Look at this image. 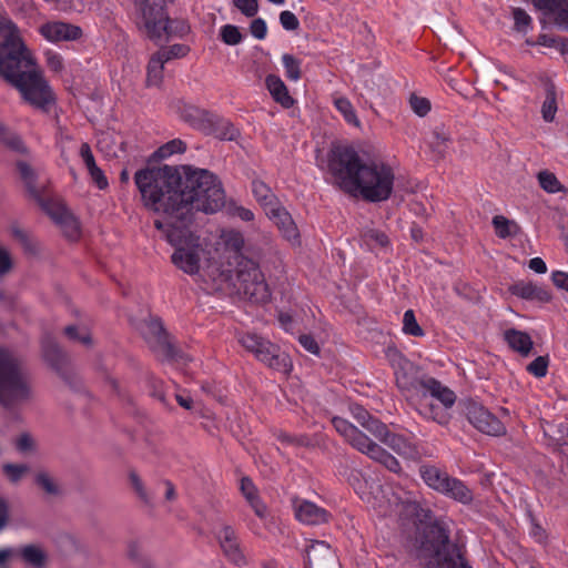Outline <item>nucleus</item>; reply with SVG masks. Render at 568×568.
Returning a JSON list of instances; mask_svg holds the SVG:
<instances>
[{
    "mask_svg": "<svg viewBox=\"0 0 568 568\" xmlns=\"http://www.w3.org/2000/svg\"><path fill=\"white\" fill-rule=\"evenodd\" d=\"M42 354L44 361L64 382L75 386V375L70 368L69 358L54 339L51 337L43 338Z\"/></svg>",
    "mask_w": 568,
    "mask_h": 568,
    "instance_id": "nucleus-14",
    "label": "nucleus"
},
{
    "mask_svg": "<svg viewBox=\"0 0 568 568\" xmlns=\"http://www.w3.org/2000/svg\"><path fill=\"white\" fill-rule=\"evenodd\" d=\"M80 156L98 187L101 190L105 189L108 186V180L102 170L98 168L91 148L87 142L82 143L80 146Z\"/></svg>",
    "mask_w": 568,
    "mask_h": 568,
    "instance_id": "nucleus-32",
    "label": "nucleus"
},
{
    "mask_svg": "<svg viewBox=\"0 0 568 568\" xmlns=\"http://www.w3.org/2000/svg\"><path fill=\"white\" fill-rule=\"evenodd\" d=\"M0 142L6 145L11 151L17 153L27 152V148L21 141L20 136L14 132L10 131L1 121H0Z\"/></svg>",
    "mask_w": 568,
    "mask_h": 568,
    "instance_id": "nucleus-40",
    "label": "nucleus"
},
{
    "mask_svg": "<svg viewBox=\"0 0 568 568\" xmlns=\"http://www.w3.org/2000/svg\"><path fill=\"white\" fill-rule=\"evenodd\" d=\"M64 333L70 339L78 341L84 345L91 344L90 334L87 331L79 332V328L74 325L67 326Z\"/></svg>",
    "mask_w": 568,
    "mask_h": 568,
    "instance_id": "nucleus-58",
    "label": "nucleus"
},
{
    "mask_svg": "<svg viewBox=\"0 0 568 568\" xmlns=\"http://www.w3.org/2000/svg\"><path fill=\"white\" fill-rule=\"evenodd\" d=\"M306 560L311 568L334 561L331 546L325 541H314L306 550Z\"/></svg>",
    "mask_w": 568,
    "mask_h": 568,
    "instance_id": "nucleus-28",
    "label": "nucleus"
},
{
    "mask_svg": "<svg viewBox=\"0 0 568 568\" xmlns=\"http://www.w3.org/2000/svg\"><path fill=\"white\" fill-rule=\"evenodd\" d=\"M165 62L156 53L152 54L146 67V87L159 88L163 82Z\"/></svg>",
    "mask_w": 568,
    "mask_h": 568,
    "instance_id": "nucleus-35",
    "label": "nucleus"
},
{
    "mask_svg": "<svg viewBox=\"0 0 568 568\" xmlns=\"http://www.w3.org/2000/svg\"><path fill=\"white\" fill-rule=\"evenodd\" d=\"M217 539L224 555L235 565L245 564V558L240 549L236 534L231 526H224L217 534Z\"/></svg>",
    "mask_w": 568,
    "mask_h": 568,
    "instance_id": "nucleus-21",
    "label": "nucleus"
},
{
    "mask_svg": "<svg viewBox=\"0 0 568 568\" xmlns=\"http://www.w3.org/2000/svg\"><path fill=\"white\" fill-rule=\"evenodd\" d=\"M540 12L545 20L560 30L568 31V0H550Z\"/></svg>",
    "mask_w": 568,
    "mask_h": 568,
    "instance_id": "nucleus-23",
    "label": "nucleus"
},
{
    "mask_svg": "<svg viewBox=\"0 0 568 568\" xmlns=\"http://www.w3.org/2000/svg\"><path fill=\"white\" fill-rule=\"evenodd\" d=\"M545 88V101L541 105V115L546 122H552L557 112V90L555 83L548 79H541Z\"/></svg>",
    "mask_w": 568,
    "mask_h": 568,
    "instance_id": "nucleus-33",
    "label": "nucleus"
},
{
    "mask_svg": "<svg viewBox=\"0 0 568 568\" xmlns=\"http://www.w3.org/2000/svg\"><path fill=\"white\" fill-rule=\"evenodd\" d=\"M332 424L336 432L356 450L383 464L393 473L400 471L399 462L376 442L369 438L363 430L358 429V427L338 416L332 418Z\"/></svg>",
    "mask_w": 568,
    "mask_h": 568,
    "instance_id": "nucleus-8",
    "label": "nucleus"
},
{
    "mask_svg": "<svg viewBox=\"0 0 568 568\" xmlns=\"http://www.w3.org/2000/svg\"><path fill=\"white\" fill-rule=\"evenodd\" d=\"M252 192L266 214L281 204L271 187L262 180H253Z\"/></svg>",
    "mask_w": 568,
    "mask_h": 568,
    "instance_id": "nucleus-29",
    "label": "nucleus"
},
{
    "mask_svg": "<svg viewBox=\"0 0 568 568\" xmlns=\"http://www.w3.org/2000/svg\"><path fill=\"white\" fill-rule=\"evenodd\" d=\"M209 111L199 109L191 104H185L182 106L180 114L181 118L187 122L191 126L202 131L205 121L209 115Z\"/></svg>",
    "mask_w": 568,
    "mask_h": 568,
    "instance_id": "nucleus-36",
    "label": "nucleus"
},
{
    "mask_svg": "<svg viewBox=\"0 0 568 568\" xmlns=\"http://www.w3.org/2000/svg\"><path fill=\"white\" fill-rule=\"evenodd\" d=\"M2 470L11 483L17 484L30 468L26 464H4Z\"/></svg>",
    "mask_w": 568,
    "mask_h": 568,
    "instance_id": "nucleus-50",
    "label": "nucleus"
},
{
    "mask_svg": "<svg viewBox=\"0 0 568 568\" xmlns=\"http://www.w3.org/2000/svg\"><path fill=\"white\" fill-rule=\"evenodd\" d=\"M241 491L253 508L256 516L264 518L266 516V506L257 496L256 487L248 477L241 479Z\"/></svg>",
    "mask_w": 568,
    "mask_h": 568,
    "instance_id": "nucleus-34",
    "label": "nucleus"
},
{
    "mask_svg": "<svg viewBox=\"0 0 568 568\" xmlns=\"http://www.w3.org/2000/svg\"><path fill=\"white\" fill-rule=\"evenodd\" d=\"M190 51V48L185 44H173L168 49H162L155 52L166 63L172 59H179L185 57Z\"/></svg>",
    "mask_w": 568,
    "mask_h": 568,
    "instance_id": "nucleus-52",
    "label": "nucleus"
},
{
    "mask_svg": "<svg viewBox=\"0 0 568 568\" xmlns=\"http://www.w3.org/2000/svg\"><path fill=\"white\" fill-rule=\"evenodd\" d=\"M282 61L285 68L286 78L292 81L301 79V61L294 55L285 53L282 57Z\"/></svg>",
    "mask_w": 568,
    "mask_h": 568,
    "instance_id": "nucleus-47",
    "label": "nucleus"
},
{
    "mask_svg": "<svg viewBox=\"0 0 568 568\" xmlns=\"http://www.w3.org/2000/svg\"><path fill=\"white\" fill-rule=\"evenodd\" d=\"M0 77L17 88L23 99L39 109L54 102L50 85L24 44L18 28L0 16Z\"/></svg>",
    "mask_w": 568,
    "mask_h": 568,
    "instance_id": "nucleus-2",
    "label": "nucleus"
},
{
    "mask_svg": "<svg viewBox=\"0 0 568 568\" xmlns=\"http://www.w3.org/2000/svg\"><path fill=\"white\" fill-rule=\"evenodd\" d=\"M440 494L458 503L468 505L473 501V491L458 478L449 477Z\"/></svg>",
    "mask_w": 568,
    "mask_h": 568,
    "instance_id": "nucleus-31",
    "label": "nucleus"
},
{
    "mask_svg": "<svg viewBox=\"0 0 568 568\" xmlns=\"http://www.w3.org/2000/svg\"><path fill=\"white\" fill-rule=\"evenodd\" d=\"M221 276L224 281L232 282L237 293L253 303H266L271 297L258 263L246 256H239L235 267L223 268Z\"/></svg>",
    "mask_w": 568,
    "mask_h": 568,
    "instance_id": "nucleus-7",
    "label": "nucleus"
},
{
    "mask_svg": "<svg viewBox=\"0 0 568 568\" xmlns=\"http://www.w3.org/2000/svg\"><path fill=\"white\" fill-rule=\"evenodd\" d=\"M36 485L48 496H60L62 494L61 485L58 479L48 471H39L34 476Z\"/></svg>",
    "mask_w": 568,
    "mask_h": 568,
    "instance_id": "nucleus-38",
    "label": "nucleus"
},
{
    "mask_svg": "<svg viewBox=\"0 0 568 568\" xmlns=\"http://www.w3.org/2000/svg\"><path fill=\"white\" fill-rule=\"evenodd\" d=\"M328 170L341 190L368 202L386 201L393 191L395 175L383 162L365 161L351 146L331 151Z\"/></svg>",
    "mask_w": 568,
    "mask_h": 568,
    "instance_id": "nucleus-4",
    "label": "nucleus"
},
{
    "mask_svg": "<svg viewBox=\"0 0 568 568\" xmlns=\"http://www.w3.org/2000/svg\"><path fill=\"white\" fill-rule=\"evenodd\" d=\"M339 474L346 478L355 493L366 503H372L373 483L363 475V473L348 464L342 465Z\"/></svg>",
    "mask_w": 568,
    "mask_h": 568,
    "instance_id": "nucleus-20",
    "label": "nucleus"
},
{
    "mask_svg": "<svg viewBox=\"0 0 568 568\" xmlns=\"http://www.w3.org/2000/svg\"><path fill=\"white\" fill-rule=\"evenodd\" d=\"M140 332L154 353L166 359L178 358L179 352L170 342V336L160 318L150 317L145 320L140 327Z\"/></svg>",
    "mask_w": 568,
    "mask_h": 568,
    "instance_id": "nucleus-12",
    "label": "nucleus"
},
{
    "mask_svg": "<svg viewBox=\"0 0 568 568\" xmlns=\"http://www.w3.org/2000/svg\"><path fill=\"white\" fill-rule=\"evenodd\" d=\"M130 481L133 486V488L135 489L136 494L139 495V497L146 504L150 503V498L148 496V493L143 486V483L142 480L140 479V477L135 474V473H131L130 474Z\"/></svg>",
    "mask_w": 568,
    "mask_h": 568,
    "instance_id": "nucleus-63",
    "label": "nucleus"
},
{
    "mask_svg": "<svg viewBox=\"0 0 568 568\" xmlns=\"http://www.w3.org/2000/svg\"><path fill=\"white\" fill-rule=\"evenodd\" d=\"M493 225L496 234L500 239H507L514 236L519 232V226L516 222L508 220L503 215H496L493 217Z\"/></svg>",
    "mask_w": 568,
    "mask_h": 568,
    "instance_id": "nucleus-41",
    "label": "nucleus"
},
{
    "mask_svg": "<svg viewBox=\"0 0 568 568\" xmlns=\"http://www.w3.org/2000/svg\"><path fill=\"white\" fill-rule=\"evenodd\" d=\"M220 37L222 41L227 45H236L239 44L243 36L240 32V29L233 24H225L221 28Z\"/></svg>",
    "mask_w": 568,
    "mask_h": 568,
    "instance_id": "nucleus-51",
    "label": "nucleus"
},
{
    "mask_svg": "<svg viewBox=\"0 0 568 568\" xmlns=\"http://www.w3.org/2000/svg\"><path fill=\"white\" fill-rule=\"evenodd\" d=\"M19 555L31 568H48L49 555L40 545H26L20 548Z\"/></svg>",
    "mask_w": 568,
    "mask_h": 568,
    "instance_id": "nucleus-27",
    "label": "nucleus"
},
{
    "mask_svg": "<svg viewBox=\"0 0 568 568\" xmlns=\"http://www.w3.org/2000/svg\"><path fill=\"white\" fill-rule=\"evenodd\" d=\"M45 61L50 70L54 72H61L63 69L62 57L55 52L47 51Z\"/></svg>",
    "mask_w": 568,
    "mask_h": 568,
    "instance_id": "nucleus-62",
    "label": "nucleus"
},
{
    "mask_svg": "<svg viewBox=\"0 0 568 568\" xmlns=\"http://www.w3.org/2000/svg\"><path fill=\"white\" fill-rule=\"evenodd\" d=\"M509 291L511 294L528 301L548 303L551 300V294L546 288L532 282H516L509 287Z\"/></svg>",
    "mask_w": 568,
    "mask_h": 568,
    "instance_id": "nucleus-24",
    "label": "nucleus"
},
{
    "mask_svg": "<svg viewBox=\"0 0 568 568\" xmlns=\"http://www.w3.org/2000/svg\"><path fill=\"white\" fill-rule=\"evenodd\" d=\"M432 134L433 141L429 144L430 149L434 153H436L438 159H443L447 153L452 138L443 126L435 128Z\"/></svg>",
    "mask_w": 568,
    "mask_h": 568,
    "instance_id": "nucleus-39",
    "label": "nucleus"
},
{
    "mask_svg": "<svg viewBox=\"0 0 568 568\" xmlns=\"http://www.w3.org/2000/svg\"><path fill=\"white\" fill-rule=\"evenodd\" d=\"M514 19V29L520 33H527L531 28V17L521 8H514L511 11Z\"/></svg>",
    "mask_w": 568,
    "mask_h": 568,
    "instance_id": "nucleus-46",
    "label": "nucleus"
},
{
    "mask_svg": "<svg viewBox=\"0 0 568 568\" xmlns=\"http://www.w3.org/2000/svg\"><path fill=\"white\" fill-rule=\"evenodd\" d=\"M265 84L270 94L277 103L285 109L293 106L294 99L290 95L287 87L278 75L268 74L265 79Z\"/></svg>",
    "mask_w": 568,
    "mask_h": 568,
    "instance_id": "nucleus-26",
    "label": "nucleus"
},
{
    "mask_svg": "<svg viewBox=\"0 0 568 568\" xmlns=\"http://www.w3.org/2000/svg\"><path fill=\"white\" fill-rule=\"evenodd\" d=\"M349 409L358 425L369 433L375 439L384 443L398 455L413 457L416 454L415 446L407 438L402 435L390 433L384 423L371 415L363 406L351 405Z\"/></svg>",
    "mask_w": 568,
    "mask_h": 568,
    "instance_id": "nucleus-9",
    "label": "nucleus"
},
{
    "mask_svg": "<svg viewBox=\"0 0 568 568\" xmlns=\"http://www.w3.org/2000/svg\"><path fill=\"white\" fill-rule=\"evenodd\" d=\"M537 180L540 187L547 193H558L565 191L564 185L559 182L557 176L548 170L540 171L537 174Z\"/></svg>",
    "mask_w": 568,
    "mask_h": 568,
    "instance_id": "nucleus-43",
    "label": "nucleus"
},
{
    "mask_svg": "<svg viewBox=\"0 0 568 568\" xmlns=\"http://www.w3.org/2000/svg\"><path fill=\"white\" fill-rule=\"evenodd\" d=\"M336 109L343 114L346 122L359 125V121L356 116L355 110L352 103L346 98H338L334 101Z\"/></svg>",
    "mask_w": 568,
    "mask_h": 568,
    "instance_id": "nucleus-49",
    "label": "nucleus"
},
{
    "mask_svg": "<svg viewBox=\"0 0 568 568\" xmlns=\"http://www.w3.org/2000/svg\"><path fill=\"white\" fill-rule=\"evenodd\" d=\"M40 34L50 42L72 41L81 37L82 31L78 26L62 21H51L39 28Z\"/></svg>",
    "mask_w": 568,
    "mask_h": 568,
    "instance_id": "nucleus-16",
    "label": "nucleus"
},
{
    "mask_svg": "<svg viewBox=\"0 0 568 568\" xmlns=\"http://www.w3.org/2000/svg\"><path fill=\"white\" fill-rule=\"evenodd\" d=\"M201 132L224 141H233L240 135L239 130L229 120L213 113H209Z\"/></svg>",
    "mask_w": 568,
    "mask_h": 568,
    "instance_id": "nucleus-18",
    "label": "nucleus"
},
{
    "mask_svg": "<svg viewBox=\"0 0 568 568\" xmlns=\"http://www.w3.org/2000/svg\"><path fill=\"white\" fill-rule=\"evenodd\" d=\"M298 342L307 352L318 355L320 346L313 336L303 334L298 337Z\"/></svg>",
    "mask_w": 568,
    "mask_h": 568,
    "instance_id": "nucleus-64",
    "label": "nucleus"
},
{
    "mask_svg": "<svg viewBox=\"0 0 568 568\" xmlns=\"http://www.w3.org/2000/svg\"><path fill=\"white\" fill-rule=\"evenodd\" d=\"M463 406L467 419L479 432L491 436L505 434L504 424L481 404L468 399Z\"/></svg>",
    "mask_w": 568,
    "mask_h": 568,
    "instance_id": "nucleus-13",
    "label": "nucleus"
},
{
    "mask_svg": "<svg viewBox=\"0 0 568 568\" xmlns=\"http://www.w3.org/2000/svg\"><path fill=\"white\" fill-rule=\"evenodd\" d=\"M403 392L415 405L416 410L439 425H447L450 420L448 409L456 402L455 393L439 381L425 374L422 369L409 382H402Z\"/></svg>",
    "mask_w": 568,
    "mask_h": 568,
    "instance_id": "nucleus-5",
    "label": "nucleus"
},
{
    "mask_svg": "<svg viewBox=\"0 0 568 568\" xmlns=\"http://www.w3.org/2000/svg\"><path fill=\"white\" fill-rule=\"evenodd\" d=\"M362 237L367 245L376 243L379 246H386L388 244V237L386 234L378 230H365L362 234Z\"/></svg>",
    "mask_w": 568,
    "mask_h": 568,
    "instance_id": "nucleus-56",
    "label": "nucleus"
},
{
    "mask_svg": "<svg viewBox=\"0 0 568 568\" xmlns=\"http://www.w3.org/2000/svg\"><path fill=\"white\" fill-rule=\"evenodd\" d=\"M239 342L246 351L254 354L258 361L268 367L285 373L290 371L291 363L287 354L270 341L256 334L246 333L239 338Z\"/></svg>",
    "mask_w": 568,
    "mask_h": 568,
    "instance_id": "nucleus-11",
    "label": "nucleus"
},
{
    "mask_svg": "<svg viewBox=\"0 0 568 568\" xmlns=\"http://www.w3.org/2000/svg\"><path fill=\"white\" fill-rule=\"evenodd\" d=\"M225 246L230 253L229 260L232 258L233 264L234 265L237 264V257L244 256L243 254H241V250L244 246V239H243L242 234L239 232H230L225 239ZM231 265H232V263L230 262L229 266H231Z\"/></svg>",
    "mask_w": 568,
    "mask_h": 568,
    "instance_id": "nucleus-42",
    "label": "nucleus"
},
{
    "mask_svg": "<svg viewBox=\"0 0 568 568\" xmlns=\"http://www.w3.org/2000/svg\"><path fill=\"white\" fill-rule=\"evenodd\" d=\"M16 447L21 453H29L34 450L36 444L31 435L24 433L17 439Z\"/></svg>",
    "mask_w": 568,
    "mask_h": 568,
    "instance_id": "nucleus-61",
    "label": "nucleus"
},
{
    "mask_svg": "<svg viewBox=\"0 0 568 568\" xmlns=\"http://www.w3.org/2000/svg\"><path fill=\"white\" fill-rule=\"evenodd\" d=\"M41 205L50 217L61 226L68 239L77 240L79 237V222L64 205L52 202H44Z\"/></svg>",
    "mask_w": 568,
    "mask_h": 568,
    "instance_id": "nucleus-15",
    "label": "nucleus"
},
{
    "mask_svg": "<svg viewBox=\"0 0 568 568\" xmlns=\"http://www.w3.org/2000/svg\"><path fill=\"white\" fill-rule=\"evenodd\" d=\"M144 206L162 219L154 226L175 246L172 263L186 274L200 271L201 245L190 231L194 213H214L225 203L224 190L207 170L183 166H148L134 174Z\"/></svg>",
    "mask_w": 568,
    "mask_h": 568,
    "instance_id": "nucleus-1",
    "label": "nucleus"
},
{
    "mask_svg": "<svg viewBox=\"0 0 568 568\" xmlns=\"http://www.w3.org/2000/svg\"><path fill=\"white\" fill-rule=\"evenodd\" d=\"M386 356L395 369L397 386L403 390V381L409 383L420 368L408 361L397 348L388 347Z\"/></svg>",
    "mask_w": 568,
    "mask_h": 568,
    "instance_id": "nucleus-17",
    "label": "nucleus"
},
{
    "mask_svg": "<svg viewBox=\"0 0 568 568\" xmlns=\"http://www.w3.org/2000/svg\"><path fill=\"white\" fill-rule=\"evenodd\" d=\"M419 474L425 484L439 494L450 477L447 471L434 465H422Z\"/></svg>",
    "mask_w": 568,
    "mask_h": 568,
    "instance_id": "nucleus-30",
    "label": "nucleus"
},
{
    "mask_svg": "<svg viewBox=\"0 0 568 568\" xmlns=\"http://www.w3.org/2000/svg\"><path fill=\"white\" fill-rule=\"evenodd\" d=\"M173 1L174 0H134L135 4L139 7L136 21L139 29L143 30L146 37L156 43L168 41L172 33L164 3Z\"/></svg>",
    "mask_w": 568,
    "mask_h": 568,
    "instance_id": "nucleus-10",
    "label": "nucleus"
},
{
    "mask_svg": "<svg viewBox=\"0 0 568 568\" xmlns=\"http://www.w3.org/2000/svg\"><path fill=\"white\" fill-rule=\"evenodd\" d=\"M296 518L307 525H321L328 520V513L312 501H295Z\"/></svg>",
    "mask_w": 568,
    "mask_h": 568,
    "instance_id": "nucleus-22",
    "label": "nucleus"
},
{
    "mask_svg": "<svg viewBox=\"0 0 568 568\" xmlns=\"http://www.w3.org/2000/svg\"><path fill=\"white\" fill-rule=\"evenodd\" d=\"M233 4L246 17L251 18L257 13V0H233Z\"/></svg>",
    "mask_w": 568,
    "mask_h": 568,
    "instance_id": "nucleus-57",
    "label": "nucleus"
},
{
    "mask_svg": "<svg viewBox=\"0 0 568 568\" xmlns=\"http://www.w3.org/2000/svg\"><path fill=\"white\" fill-rule=\"evenodd\" d=\"M409 105L418 116H425L430 111V102L428 99L412 94Z\"/></svg>",
    "mask_w": 568,
    "mask_h": 568,
    "instance_id": "nucleus-55",
    "label": "nucleus"
},
{
    "mask_svg": "<svg viewBox=\"0 0 568 568\" xmlns=\"http://www.w3.org/2000/svg\"><path fill=\"white\" fill-rule=\"evenodd\" d=\"M17 169H18L20 176L23 180L24 185H26L28 192L30 193V195L34 200H37L40 204L44 203L41 200L40 192L36 185L37 176H36V172L33 171V169L27 162H23V161H19L17 163Z\"/></svg>",
    "mask_w": 568,
    "mask_h": 568,
    "instance_id": "nucleus-37",
    "label": "nucleus"
},
{
    "mask_svg": "<svg viewBox=\"0 0 568 568\" xmlns=\"http://www.w3.org/2000/svg\"><path fill=\"white\" fill-rule=\"evenodd\" d=\"M526 43L528 45H542L547 48H556L558 49L562 54L568 52V40L565 38H555L548 34H539L537 38V41H530L526 40Z\"/></svg>",
    "mask_w": 568,
    "mask_h": 568,
    "instance_id": "nucleus-44",
    "label": "nucleus"
},
{
    "mask_svg": "<svg viewBox=\"0 0 568 568\" xmlns=\"http://www.w3.org/2000/svg\"><path fill=\"white\" fill-rule=\"evenodd\" d=\"M504 338L513 351L519 353L524 357H527L530 354L534 346V342L529 334L516 328L506 329Z\"/></svg>",
    "mask_w": 568,
    "mask_h": 568,
    "instance_id": "nucleus-25",
    "label": "nucleus"
},
{
    "mask_svg": "<svg viewBox=\"0 0 568 568\" xmlns=\"http://www.w3.org/2000/svg\"><path fill=\"white\" fill-rule=\"evenodd\" d=\"M277 225L283 236L293 245L300 244V232L291 214L280 204L266 214Z\"/></svg>",
    "mask_w": 568,
    "mask_h": 568,
    "instance_id": "nucleus-19",
    "label": "nucleus"
},
{
    "mask_svg": "<svg viewBox=\"0 0 568 568\" xmlns=\"http://www.w3.org/2000/svg\"><path fill=\"white\" fill-rule=\"evenodd\" d=\"M549 357L548 355L538 356L527 365V372L537 378L545 377L548 372Z\"/></svg>",
    "mask_w": 568,
    "mask_h": 568,
    "instance_id": "nucleus-54",
    "label": "nucleus"
},
{
    "mask_svg": "<svg viewBox=\"0 0 568 568\" xmlns=\"http://www.w3.org/2000/svg\"><path fill=\"white\" fill-rule=\"evenodd\" d=\"M280 22L282 27L287 31H295L300 27L298 19L293 12L288 10L282 11L280 13Z\"/></svg>",
    "mask_w": 568,
    "mask_h": 568,
    "instance_id": "nucleus-59",
    "label": "nucleus"
},
{
    "mask_svg": "<svg viewBox=\"0 0 568 568\" xmlns=\"http://www.w3.org/2000/svg\"><path fill=\"white\" fill-rule=\"evenodd\" d=\"M274 436L286 446H307L308 445V438L306 436H295L291 435L282 429L274 430Z\"/></svg>",
    "mask_w": 568,
    "mask_h": 568,
    "instance_id": "nucleus-53",
    "label": "nucleus"
},
{
    "mask_svg": "<svg viewBox=\"0 0 568 568\" xmlns=\"http://www.w3.org/2000/svg\"><path fill=\"white\" fill-rule=\"evenodd\" d=\"M403 332L412 336H423L424 331L416 321L415 314L412 310H407L403 317Z\"/></svg>",
    "mask_w": 568,
    "mask_h": 568,
    "instance_id": "nucleus-48",
    "label": "nucleus"
},
{
    "mask_svg": "<svg viewBox=\"0 0 568 568\" xmlns=\"http://www.w3.org/2000/svg\"><path fill=\"white\" fill-rule=\"evenodd\" d=\"M250 31L254 38L263 40L267 32L266 22L262 18L254 19L250 24Z\"/></svg>",
    "mask_w": 568,
    "mask_h": 568,
    "instance_id": "nucleus-60",
    "label": "nucleus"
},
{
    "mask_svg": "<svg viewBox=\"0 0 568 568\" xmlns=\"http://www.w3.org/2000/svg\"><path fill=\"white\" fill-rule=\"evenodd\" d=\"M33 397L32 378L21 359L0 347V405L11 409Z\"/></svg>",
    "mask_w": 568,
    "mask_h": 568,
    "instance_id": "nucleus-6",
    "label": "nucleus"
},
{
    "mask_svg": "<svg viewBox=\"0 0 568 568\" xmlns=\"http://www.w3.org/2000/svg\"><path fill=\"white\" fill-rule=\"evenodd\" d=\"M186 149L185 143L182 140L174 139L162 146H160L155 152L154 156L159 159H165L169 158L175 153H183Z\"/></svg>",
    "mask_w": 568,
    "mask_h": 568,
    "instance_id": "nucleus-45",
    "label": "nucleus"
},
{
    "mask_svg": "<svg viewBox=\"0 0 568 568\" xmlns=\"http://www.w3.org/2000/svg\"><path fill=\"white\" fill-rule=\"evenodd\" d=\"M402 511L420 521L412 542L410 555L422 568H473L463 547L450 540L449 523L444 518L433 520L432 511L408 496Z\"/></svg>",
    "mask_w": 568,
    "mask_h": 568,
    "instance_id": "nucleus-3",
    "label": "nucleus"
}]
</instances>
